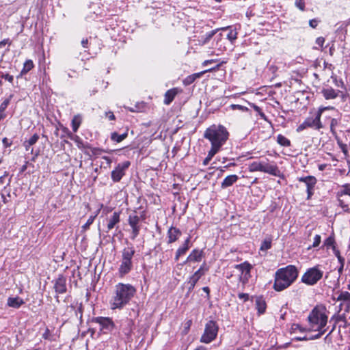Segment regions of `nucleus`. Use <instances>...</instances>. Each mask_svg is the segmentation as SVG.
I'll return each instance as SVG.
<instances>
[{"label": "nucleus", "instance_id": "1", "mask_svg": "<svg viewBox=\"0 0 350 350\" xmlns=\"http://www.w3.org/2000/svg\"><path fill=\"white\" fill-rule=\"evenodd\" d=\"M135 288L130 284L118 283L116 285L110 305L113 310L122 309L133 298Z\"/></svg>", "mask_w": 350, "mask_h": 350}, {"label": "nucleus", "instance_id": "2", "mask_svg": "<svg viewBox=\"0 0 350 350\" xmlns=\"http://www.w3.org/2000/svg\"><path fill=\"white\" fill-rule=\"evenodd\" d=\"M299 271L295 265L278 269L275 273L273 289L282 291L289 287L297 280Z\"/></svg>", "mask_w": 350, "mask_h": 350}, {"label": "nucleus", "instance_id": "3", "mask_svg": "<svg viewBox=\"0 0 350 350\" xmlns=\"http://www.w3.org/2000/svg\"><path fill=\"white\" fill-rule=\"evenodd\" d=\"M203 137L211 143V149L219 152L228 140L229 133L223 125L212 124L204 131Z\"/></svg>", "mask_w": 350, "mask_h": 350}, {"label": "nucleus", "instance_id": "4", "mask_svg": "<svg viewBox=\"0 0 350 350\" xmlns=\"http://www.w3.org/2000/svg\"><path fill=\"white\" fill-rule=\"evenodd\" d=\"M324 307H314L310 312L308 317L311 329L314 331H321L326 326L327 323V316L325 312Z\"/></svg>", "mask_w": 350, "mask_h": 350}, {"label": "nucleus", "instance_id": "5", "mask_svg": "<svg viewBox=\"0 0 350 350\" xmlns=\"http://www.w3.org/2000/svg\"><path fill=\"white\" fill-rule=\"evenodd\" d=\"M135 253L133 246L123 249L121 256V263L118 269V273L120 277L128 274L133 269V257Z\"/></svg>", "mask_w": 350, "mask_h": 350}, {"label": "nucleus", "instance_id": "6", "mask_svg": "<svg viewBox=\"0 0 350 350\" xmlns=\"http://www.w3.org/2000/svg\"><path fill=\"white\" fill-rule=\"evenodd\" d=\"M324 271L321 269V266L317 265L306 270L301 278V281L308 285L313 286L322 279Z\"/></svg>", "mask_w": 350, "mask_h": 350}, {"label": "nucleus", "instance_id": "7", "mask_svg": "<svg viewBox=\"0 0 350 350\" xmlns=\"http://www.w3.org/2000/svg\"><path fill=\"white\" fill-rule=\"evenodd\" d=\"M218 31V29H212L208 25L198 23V45L208 44Z\"/></svg>", "mask_w": 350, "mask_h": 350}, {"label": "nucleus", "instance_id": "8", "mask_svg": "<svg viewBox=\"0 0 350 350\" xmlns=\"http://www.w3.org/2000/svg\"><path fill=\"white\" fill-rule=\"evenodd\" d=\"M323 112L322 109H319V111L317 113L315 117H309L307 118L304 122H302L297 129V132H301L303 130L310 127L314 128L315 129L319 130L323 127L322 124L321 122V116Z\"/></svg>", "mask_w": 350, "mask_h": 350}, {"label": "nucleus", "instance_id": "9", "mask_svg": "<svg viewBox=\"0 0 350 350\" xmlns=\"http://www.w3.org/2000/svg\"><path fill=\"white\" fill-rule=\"evenodd\" d=\"M217 334V327L216 323L213 321H209L206 324L204 332L200 338V341L204 343H209L215 338Z\"/></svg>", "mask_w": 350, "mask_h": 350}, {"label": "nucleus", "instance_id": "10", "mask_svg": "<svg viewBox=\"0 0 350 350\" xmlns=\"http://www.w3.org/2000/svg\"><path fill=\"white\" fill-rule=\"evenodd\" d=\"M92 322L98 323L100 327V329L104 333L112 332L115 327L113 321L109 317H95L92 319Z\"/></svg>", "mask_w": 350, "mask_h": 350}, {"label": "nucleus", "instance_id": "11", "mask_svg": "<svg viewBox=\"0 0 350 350\" xmlns=\"http://www.w3.org/2000/svg\"><path fill=\"white\" fill-rule=\"evenodd\" d=\"M299 182L304 183L306 186L307 199L311 198L314 194V187L317 183V178L313 176H307L297 178Z\"/></svg>", "mask_w": 350, "mask_h": 350}, {"label": "nucleus", "instance_id": "12", "mask_svg": "<svg viewBox=\"0 0 350 350\" xmlns=\"http://www.w3.org/2000/svg\"><path fill=\"white\" fill-rule=\"evenodd\" d=\"M129 161H124L122 163H118L116 168L111 172V179L113 182H119L123 176L125 174V170L130 166Z\"/></svg>", "mask_w": 350, "mask_h": 350}, {"label": "nucleus", "instance_id": "13", "mask_svg": "<svg viewBox=\"0 0 350 350\" xmlns=\"http://www.w3.org/2000/svg\"><path fill=\"white\" fill-rule=\"evenodd\" d=\"M217 59H213L204 61L203 63L202 64V66L204 69L200 72H198V78H200L203 74H204L206 72L218 69L221 64H217Z\"/></svg>", "mask_w": 350, "mask_h": 350}, {"label": "nucleus", "instance_id": "14", "mask_svg": "<svg viewBox=\"0 0 350 350\" xmlns=\"http://www.w3.org/2000/svg\"><path fill=\"white\" fill-rule=\"evenodd\" d=\"M55 291L58 294H63L67 291L66 278L63 275H59L54 282Z\"/></svg>", "mask_w": 350, "mask_h": 350}, {"label": "nucleus", "instance_id": "15", "mask_svg": "<svg viewBox=\"0 0 350 350\" xmlns=\"http://www.w3.org/2000/svg\"><path fill=\"white\" fill-rule=\"evenodd\" d=\"M262 172L273 175L274 176L283 177V174L281 173L278 167L275 164H270L268 163L267 159H266L265 162Z\"/></svg>", "mask_w": 350, "mask_h": 350}, {"label": "nucleus", "instance_id": "16", "mask_svg": "<svg viewBox=\"0 0 350 350\" xmlns=\"http://www.w3.org/2000/svg\"><path fill=\"white\" fill-rule=\"evenodd\" d=\"M235 268L241 271V273L244 274L243 278L244 280L247 281L251 276L250 271L251 269H252V265L248 262L245 261L243 263L237 265L235 266Z\"/></svg>", "mask_w": 350, "mask_h": 350}, {"label": "nucleus", "instance_id": "17", "mask_svg": "<svg viewBox=\"0 0 350 350\" xmlns=\"http://www.w3.org/2000/svg\"><path fill=\"white\" fill-rule=\"evenodd\" d=\"M321 93L326 100L334 99L339 96L340 94H342V92L340 90H335L331 87L323 88Z\"/></svg>", "mask_w": 350, "mask_h": 350}, {"label": "nucleus", "instance_id": "18", "mask_svg": "<svg viewBox=\"0 0 350 350\" xmlns=\"http://www.w3.org/2000/svg\"><path fill=\"white\" fill-rule=\"evenodd\" d=\"M25 304V301L23 299L18 296L16 297H10L8 299L7 305L9 307L14 308H18L22 305Z\"/></svg>", "mask_w": 350, "mask_h": 350}, {"label": "nucleus", "instance_id": "19", "mask_svg": "<svg viewBox=\"0 0 350 350\" xmlns=\"http://www.w3.org/2000/svg\"><path fill=\"white\" fill-rule=\"evenodd\" d=\"M238 179H239V177L237 175H235V174L229 175L224 179V180L221 183V187L222 189H226L227 187H229L232 186L234 183H235Z\"/></svg>", "mask_w": 350, "mask_h": 350}, {"label": "nucleus", "instance_id": "20", "mask_svg": "<svg viewBox=\"0 0 350 350\" xmlns=\"http://www.w3.org/2000/svg\"><path fill=\"white\" fill-rule=\"evenodd\" d=\"M180 234L181 232L178 228L171 227L167 232L168 243H171L176 241Z\"/></svg>", "mask_w": 350, "mask_h": 350}, {"label": "nucleus", "instance_id": "21", "mask_svg": "<svg viewBox=\"0 0 350 350\" xmlns=\"http://www.w3.org/2000/svg\"><path fill=\"white\" fill-rule=\"evenodd\" d=\"M256 308L257 309L259 315L265 312L267 304L262 297H258L256 299Z\"/></svg>", "mask_w": 350, "mask_h": 350}, {"label": "nucleus", "instance_id": "22", "mask_svg": "<svg viewBox=\"0 0 350 350\" xmlns=\"http://www.w3.org/2000/svg\"><path fill=\"white\" fill-rule=\"evenodd\" d=\"M120 221V213L114 212L112 216L109 219V221L107 224V229L110 230L113 229L115 226Z\"/></svg>", "mask_w": 350, "mask_h": 350}, {"label": "nucleus", "instance_id": "23", "mask_svg": "<svg viewBox=\"0 0 350 350\" xmlns=\"http://www.w3.org/2000/svg\"><path fill=\"white\" fill-rule=\"evenodd\" d=\"M265 161H253L249 165V171L262 172Z\"/></svg>", "mask_w": 350, "mask_h": 350}, {"label": "nucleus", "instance_id": "24", "mask_svg": "<svg viewBox=\"0 0 350 350\" xmlns=\"http://www.w3.org/2000/svg\"><path fill=\"white\" fill-rule=\"evenodd\" d=\"M215 36L216 46L218 48V50L223 51L225 49V38L223 33H217Z\"/></svg>", "mask_w": 350, "mask_h": 350}, {"label": "nucleus", "instance_id": "25", "mask_svg": "<svg viewBox=\"0 0 350 350\" xmlns=\"http://www.w3.org/2000/svg\"><path fill=\"white\" fill-rule=\"evenodd\" d=\"M177 92L178 91L176 88H172L167 90L165 94L164 103L165 105H170L177 94Z\"/></svg>", "mask_w": 350, "mask_h": 350}, {"label": "nucleus", "instance_id": "26", "mask_svg": "<svg viewBox=\"0 0 350 350\" xmlns=\"http://www.w3.org/2000/svg\"><path fill=\"white\" fill-rule=\"evenodd\" d=\"M135 213L131 214L129 216L128 222L131 227L139 226V223L140 221V217L136 215V211H134Z\"/></svg>", "mask_w": 350, "mask_h": 350}, {"label": "nucleus", "instance_id": "27", "mask_svg": "<svg viewBox=\"0 0 350 350\" xmlns=\"http://www.w3.org/2000/svg\"><path fill=\"white\" fill-rule=\"evenodd\" d=\"M82 122V117L80 114L74 116L72 120V131L75 133L78 131Z\"/></svg>", "mask_w": 350, "mask_h": 350}, {"label": "nucleus", "instance_id": "28", "mask_svg": "<svg viewBox=\"0 0 350 350\" xmlns=\"http://www.w3.org/2000/svg\"><path fill=\"white\" fill-rule=\"evenodd\" d=\"M33 63L31 59L26 60L23 64V68L20 73V77H22L23 75L27 74L33 68Z\"/></svg>", "mask_w": 350, "mask_h": 350}, {"label": "nucleus", "instance_id": "29", "mask_svg": "<svg viewBox=\"0 0 350 350\" xmlns=\"http://www.w3.org/2000/svg\"><path fill=\"white\" fill-rule=\"evenodd\" d=\"M127 135V132H125L121 135L118 134L116 132H113L111 134V139L113 142L119 143L123 141L124 139H126Z\"/></svg>", "mask_w": 350, "mask_h": 350}, {"label": "nucleus", "instance_id": "30", "mask_svg": "<svg viewBox=\"0 0 350 350\" xmlns=\"http://www.w3.org/2000/svg\"><path fill=\"white\" fill-rule=\"evenodd\" d=\"M342 189L338 191L336 193V198L342 197L343 196L347 195L350 196V187L349 184H345L342 186Z\"/></svg>", "mask_w": 350, "mask_h": 350}, {"label": "nucleus", "instance_id": "31", "mask_svg": "<svg viewBox=\"0 0 350 350\" xmlns=\"http://www.w3.org/2000/svg\"><path fill=\"white\" fill-rule=\"evenodd\" d=\"M335 299L338 301L350 302V293L348 291H340L339 292L338 297Z\"/></svg>", "mask_w": 350, "mask_h": 350}, {"label": "nucleus", "instance_id": "32", "mask_svg": "<svg viewBox=\"0 0 350 350\" xmlns=\"http://www.w3.org/2000/svg\"><path fill=\"white\" fill-rule=\"evenodd\" d=\"M277 142L282 146L288 147L291 146V141L281 134L277 136Z\"/></svg>", "mask_w": 350, "mask_h": 350}, {"label": "nucleus", "instance_id": "33", "mask_svg": "<svg viewBox=\"0 0 350 350\" xmlns=\"http://www.w3.org/2000/svg\"><path fill=\"white\" fill-rule=\"evenodd\" d=\"M39 139V135L38 134H34L32 135L27 142H25V146L26 150H29V148L31 146L35 144L38 140Z\"/></svg>", "mask_w": 350, "mask_h": 350}, {"label": "nucleus", "instance_id": "34", "mask_svg": "<svg viewBox=\"0 0 350 350\" xmlns=\"http://www.w3.org/2000/svg\"><path fill=\"white\" fill-rule=\"evenodd\" d=\"M272 240L271 238L265 239L262 241L260 250L267 251L271 247Z\"/></svg>", "mask_w": 350, "mask_h": 350}, {"label": "nucleus", "instance_id": "35", "mask_svg": "<svg viewBox=\"0 0 350 350\" xmlns=\"http://www.w3.org/2000/svg\"><path fill=\"white\" fill-rule=\"evenodd\" d=\"M335 243H336L334 237L333 235H331L325 240L323 245L325 246L327 249L329 247H331L332 249H333L334 247H336Z\"/></svg>", "mask_w": 350, "mask_h": 350}, {"label": "nucleus", "instance_id": "36", "mask_svg": "<svg viewBox=\"0 0 350 350\" xmlns=\"http://www.w3.org/2000/svg\"><path fill=\"white\" fill-rule=\"evenodd\" d=\"M332 321H334L335 324H336L339 321H343L345 323V327L347 326V323L346 318H345V314H342L340 315H336V314L333 315L330 319V322H332Z\"/></svg>", "mask_w": 350, "mask_h": 350}, {"label": "nucleus", "instance_id": "37", "mask_svg": "<svg viewBox=\"0 0 350 350\" xmlns=\"http://www.w3.org/2000/svg\"><path fill=\"white\" fill-rule=\"evenodd\" d=\"M188 241H189V240L187 239L185 241V243H184V245L178 249V250L176 252V260L178 258L179 256L185 254L186 251L188 250V245H187Z\"/></svg>", "mask_w": 350, "mask_h": 350}, {"label": "nucleus", "instance_id": "38", "mask_svg": "<svg viewBox=\"0 0 350 350\" xmlns=\"http://www.w3.org/2000/svg\"><path fill=\"white\" fill-rule=\"evenodd\" d=\"M342 198V197L337 198L338 206L342 208L344 212L349 213L350 208L349 207V205L345 203V200Z\"/></svg>", "mask_w": 350, "mask_h": 350}, {"label": "nucleus", "instance_id": "39", "mask_svg": "<svg viewBox=\"0 0 350 350\" xmlns=\"http://www.w3.org/2000/svg\"><path fill=\"white\" fill-rule=\"evenodd\" d=\"M250 105L258 113V115L262 120L266 121L267 120V116L265 114L264 112H262V109L258 106H257L254 103H250Z\"/></svg>", "mask_w": 350, "mask_h": 350}, {"label": "nucleus", "instance_id": "40", "mask_svg": "<svg viewBox=\"0 0 350 350\" xmlns=\"http://www.w3.org/2000/svg\"><path fill=\"white\" fill-rule=\"evenodd\" d=\"M218 152V151L210 149V150L208 152L207 157L204 159L203 161V164L204 165H206L208 164L209 161L211 160V159Z\"/></svg>", "mask_w": 350, "mask_h": 350}, {"label": "nucleus", "instance_id": "41", "mask_svg": "<svg viewBox=\"0 0 350 350\" xmlns=\"http://www.w3.org/2000/svg\"><path fill=\"white\" fill-rule=\"evenodd\" d=\"M74 309H75V316L77 317V318L81 320L82 316H83V304L81 303H80L79 304L77 305V308H74Z\"/></svg>", "mask_w": 350, "mask_h": 350}, {"label": "nucleus", "instance_id": "42", "mask_svg": "<svg viewBox=\"0 0 350 350\" xmlns=\"http://www.w3.org/2000/svg\"><path fill=\"white\" fill-rule=\"evenodd\" d=\"M237 38V32L235 30L230 29L226 35V38L229 40L232 43Z\"/></svg>", "mask_w": 350, "mask_h": 350}, {"label": "nucleus", "instance_id": "43", "mask_svg": "<svg viewBox=\"0 0 350 350\" xmlns=\"http://www.w3.org/2000/svg\"><path fill=\"white\" fill-rule=\"evenodd\" d=\"M197 261V250H193L192 253L188 256L187 262L191 265L192 262L195 263Z\"/></svg>", "mask_w": 350, "mask_h": 350}, {"label": "nucleus", "instance_id": "44", "mask_svg": "<svg viewBox=\"0 0 350 350\" xmlns=\"http://www.w3.org/2000/svg\"><path fill=\"white\" fill-rule=\"evenodd\" d=\"M196 78H197V73H194L190 76H188L187 78H185L184 79V81H183L184 84L186 85H190L196 80Z\"/></svg>", "mask_w": 350, "mask_h": 350}, {"label": "nucleus", "instance_id": "45", "mask_svg": "<svg viewBox=\"0 0 350 350\" xmlns=\"http://www.w3.org/2000/svg\"><path fill=\"white\" fill-rule=\"evenodd\" d=\"M13 95L11 94L10 95L9 98H8L7 99H5L0 105V111L1 112H3L5 109L8 107L10 102V100L11 98H12Z\"/></svg>", "mask_w": 350, "mask_h": 350}, {"label": "nucleus", "instance_id": "46", "mask_svg": "<svg viewBox=\"0 0 350 350\" xmlns=\"http://www.w3.org/2000/svg\"><path fill=\"white\" fill-rule=\"evenodd\" d=\"M338 123H339V120L336 118H332L331 120L330 129H331V132L332 133L333 135L336 134L335 129H336V126L338 124Z\"/></svg>", "mask_w": 350, "mask_h": 350}, {"label": "nucleus", "instance_id": "47", "mask_svg": "<svg viewBox=\"0 0 350 350\" xmlns=\"http://www.w3.org/2000/svg\"><path fill=\"white\" fill-rule=\"evenodd\" d=\"M197 283V271L194 272L193 275L191 277L190 281L189 282V289L193 288L196 284Z\"/></svg>", "mask_w": 350, "mask_h": 350}, {"label": "nucleus", "instance_id": "48", "mask_svg": "<svg viewBox=\"0 0 350 350\" xmlns=\"http://www.w3.org/2000/svg\"><path fill=\"white\" fill-rule=\"evenodd\" d=\"M295 5L301 11L305 10L306 4L304 0H295Z\"/></svg>", "mask_w": 350, "mask_h": 350}, {"label": "nucleus", "instance_id": "49", "mask_svg": "<svg viewBox=\"0 0 350 350\" xmlns=\"http://www.w3.org/2000/svg\"><path fill=\"white\" fill-rule=\"evenodd\" d=\"M90 150L92 152V154L93 155H94V156H99L103 152H107V151H105L103 149H101V148H94V147H91L90 148Z\"/></svg>", "mask_w": 350, "mask_h": 350}, {"label": "nucleus", "instance_id": "50", "mask_svg": "<svg viewBox=\"0 0 350 350\" xmlns=\"http://www.w3.org/2000/svg\"><path fill=\"white\" fill-rule=\"evenodd\" d=\"M338 145L340 148L342 152L345 154V155H348V149L347 146L345 144H343L340 140H337Z\"/></svg>", "mask_w": 350, "mask_h": 350}, {"label": "nucleus", "instance_id": "51", "mask_svg": "<svg viewBox=\"0 0 350 350\" xmlns=\"http://www.w3.org/2000/svg\"><path fill=\"white\" fill-rule=\"evenodd\" d=\"M96 217V215H94V216H90L88 221H86V223L83 226V228L84 230H87L89 228L90 226L94 222V219Z\"/></svg>", "mask_w": 350, "mask_h": 350}, {"label": "nucleus", "instance_id": "52", "mask_svg": "<svg viewBox=\"0 0 350 350\" xmlns=\"http://www.w3.org/2000/svg\"><path fill=\"white\" fill-rule=\"evenodd\" d=\"M132 228V239H135L139 234L140 226L131 227Z\"/></svg>", "mask_w": 350, "mask_h": 350}, {"label": "nucleus", "instance_id": "53", "mask_svg": "<svg viewBox=\"0 0 350 350\" xmlns=\"http://www.w3.org/2000/svg\"><path fill=\"white\" fill-rule=\"evenodd\" d=\"M77 146L79 148H89L90 149L91 146L88 143H83L81 139L77 140Z\"/></svg>", "mask_w": 350, "mask_h": 350}, {"label": "nucleus", "instance_id": "54", "mask_svg": "<svg viewBox=\"0 0 350 350\" xmlns=\"http://www.w3.org/2000/svg\"><path fill=\"white\" fill-rule=\"evenodd\" d=\"M231 108L233 110L239 109L242 111H247L249 110L247 107H246L245 106L240 105H232Z\"/></svg>", "mask_w": 350, "mask_h": 350}, {"label": "nucleus", "instance_id": "55", "mask_svg": "<svg viewBox=\"0 0 350 350\" xmlns=\"http://www.w3.org/2000/svg\"><path fill=\"white\" fill-rule=\"evenodd\" d=\"M321 241V237L320 235L317 234L314 238V242L312 244V247H316L319 245Z\"/></svg>", "mask_w": 350, "mask_h": 350}, {"label": "nucleus", "instance_id": "56", "mask_svg": "<svg viewBox=\"0 0 350 350\" xmlns=\"http://www.w3.org/2000/svg\"><path fill=\"white\" fill-rule=\"evenodd\" d=\"M319 333L316 334L315 336L311 337L310 339H317L321 338L326 332L325 329H322L321 331H318Z\"/></svg>", "mask_w": 350, "mask_h": 350}, {"label": "nucleus", "instance_id": "57", "mask_svg": "<svg viewBox=\"0 0 350 350\" xmlns=\"http://www.w3.org/2000/svg\"><path fill=\"white\" fill-rule=\"evenodd\" d=\"M238 297L240 299H243L244 301H247L249 299V295L247 293H239Z\"/></svg>", "mask_w": 350, "mask_h": 350}, {"label": "nucleus", "instance_id": "58", "mask_svg": "<svg viewBox=\"0 0 350 350\" xmlns=\"http://www.w3.org/2000/svg\"><path fill=\"white\" fill-rule=\"evenodd\" d=\"M319 24V21L317 19H311L309 21V25L312 27V28H316L317 26Z\"/></svg>", "mask_w": 350, "mask_h": 350}, {"label": "nucleus", "instance_id": "59", "mask_svg": "<svg viewBox=\"0 0 350 350\" xmlns=\"http://www.w3.org/2000/svg\"><path fill=\"white\" fill-rule=\"evenodd\" d=\"M1 77L5 79V80H8L10 83H12L14 80L13 76L10 75L9 74H3L1 75Z\"/></svg>", "mask_w": 350, "mask_h": 350}, {"label": "nucleus", "instance_id": "60", "mask_svg": "<svg viewBox=\"0 0 350 350\" xmlns=\"http://www.w3.org/2000/svg\"><path fill=\"white\" fill-rule=\"evenodd\" d=\"M325 42V38L323 37H319L317 38L316 40V43L319 46H323V44Z\"/></svg>", "mask_w": 350, "mask_h": 350}, {"label": "nucleus", "instance_id": "61", "mask_svg": "<svg viewBox=\"0 0 350 350\" xmlns=\"http://www.w3.org/2000/svg\"><path fill=\"white\" fill-rule=\"evenodd\" d=\"M208 270V267H200V269H198V279L200 278L202 275L204 273V272Z\"/></svg>", "mask_w": 350, "mask_h": 350}, {"label": "nucleus", "instance_id": "62", "mask_svg": "<svg viewBox=\"0 0 350 350\" xmlns=\"http://www.w3.org/2000/svg\"><path fill=\"white\" fill-rule=\"evenodd\" d=\"M202 291L205 293L206 295H205V298H206L207 300H209V297H210V289L208 287L206 286V287H203L202 288Z\"/></svg>", "mask_w": 350, "mask_h": 350}, {"label": "nucleus", "instance_id": "63", "mask_svg": "<svg viewBox=\"0 0 350 350\" xmlns=\"http://www.w3.org/2000/svg\"><path fill=\"white\" fill-rule=\"evenodd\" d=\"M106 117H107L110 120H115V116L112 111H108L105 113Z\"/></svg>", "mask_w": 350, "mask_h": 350}, {"label": "nucleus", "instance_id": "64", "mask_svg": "<svg viewBox=\"0 0 350 350\" xmlns=\"http://www.w3.org/2000/svg\"><path fill=\"white\" fill-rule=\"evenodd\" d=\"M334 81L337 87H343L344 84L341 80L338 81L336 78H334Z\"/></svg>", "mask_w": 350, "mask_h": 350}]
</instances>
